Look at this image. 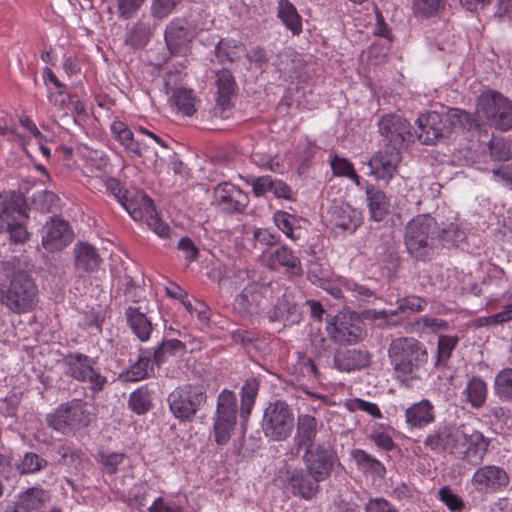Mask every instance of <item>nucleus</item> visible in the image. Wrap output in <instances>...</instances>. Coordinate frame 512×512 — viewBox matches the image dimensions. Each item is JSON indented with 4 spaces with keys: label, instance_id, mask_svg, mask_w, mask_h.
Returning <instances> with one entry per match:
<instances>
[{
    "label": "nucleus",
    "instance_id": "obj_1",
    "mask_svg": "<svg viewBox=\"0 0 512 512\" xmlns=\"http://www.w3.org/2000/svg\"><path fill=\"white\" fill-rule=\"evenodd\" d=\"M4 278L0 281V304L10 312L21 315L31 312L38 301V288L32 277L23 270L3 265Z\"/></svg>",
    "mask_w": 512,
    "mask_h": 512
},
{
    "label": "nucleus",
    "instance_id": "obj_2",
    "mask_svg": "<svg viewBox=\"0 0 512 512\" xmlns=\"http://www.w3.org/2000/svg\"><path fill=\"white\" fill-rule=\"evenodd\" d=\"M438 221L430 214H418L409 220L404 229V244L409 255L426 262L440 250Z\"/></svg>",
    "mask_w": 512,
    "mask_h": 512
},
{
    "label": "nucleus",
    "instance_id": "obj_3",
    "mask_svg": "<svg viewBox=\"0 0 512 512\" xmlns=\"http://www.w3.org/2000/svg\"><path fill=\"white\" fill-rule=\"evenodd\" d=\"M388 357L396 377L402 381L419 378V372L428 364L426 346L413 337L393 339Z\"/></svg>",
    "mask_w": 512,
    "mask_h": 512
},
{
    "label": "nucleus",
    "instance_id": "obj_4",
    "mask_svg": "<svg viewBox=\"0 0 512 512\" xmlns=\"http://www.w3.org/2000/svg\"><path fill=\"white\" fill-rule=\"evenodd\" d=\"M28 211L26 198L19 191H12L0 202V230L6 231L14 243H24L29 238Z\"/></svg>",
    "mask_w": 512,
    "mask_h": 512
},
{
    "label": "nucleus",
    "instance_id": "obj_5",
    "mask_svg": "<svg viewBox=\"0 0 512 512\" xmlns=\"http://www.w3.org/2000/svg\"><path fill=\"white\" fill-rule=\"evenodd\" d=\"M207 391L202 385L186 384L176 387L167 397L170 412L180 422H192L207 402Z\"/></svg>",
    "mask_w": 512,
    "mask_h": 512
},
{
    "label": "nucleus",
    "instance_id": "obj_6",
    "mask_svg": "<svg viewBox=\"0 0 512 512\" xmlns=\"http://www.w3.org/2000/svg\"><path fill=\"white\" fill-rule=\"evenodd\" d=\"M295 416L293 408L284 400L270 402L264 409L261 428L271 441L287 440L293 432Z\"/></svg>",
    "mask_w": 512,
    "mask_h": 512
},
{
    "label": "nucleus",
    "instance_id": "obj_7",
    "mask_svg": "<svg viewBox=\"0 0 512 512\" xmlns=\"http://www.w3.org/2000/svg\"><path fill=\"white\" fill-rule=\"evenodd\" d=\"M417 138L422 144L432 145L440 138L447 137L460 123L459 111L451 109L445 113L430 111L417 119Z\"/></svg>",
    "mask_w": 512,
    "mask_h": 512
},
{
    "label": "nucleus",
    "instance_id": "obj_8",
    "mask_svg": "<svg viewBox=\"0 0 512 512\" xmlns=\"http://www.w3.org/2000/svg\"><path fill=\"white\" fill-rule=\"evenodd\" d=\"M96 361L86 354L70 352L63 356L64 374L79 382H87L93 393L102 391L107 383V377L95 368Z\"/></svg>",
    "mask_w": 512,
    "mask_h": 512
},
{
    "label": "nucleus",
    "instance_id": "obj_9",
    "mask_svg": "<svg viewBox=\"0 0 512 512\" xmlns=\"http://www.w3.org/2000/svg\"><path fill=\"white\" fill-rule=\"evenodd\" d=\"M121 205L135 221L145 219L147 225L160 237L169 236V225L159 219L152 199L143 191H129Z\"/></svg>",
    "mask_w": 512,
    "mask_h": 512
},
{
    "label": "nucleus",
    "instance_id": "obj_10",
    "mask_svg": "<svg viewBox=\"0 0 512 512\" xmlns=\"http://www.w3.org/2000/svg\"><path fill=\"white\" fill-rule=\"evenodd\" d=\"M278 289L279 285L274 282L250 281L235 297L234 306L242 314H260Z\"/></svg>",
    "mask_w": 512,
    "mask_h": 512
},
{
    "label": "nucleus",
    "instance_id": "obj_11",
    "mask_svg": "<svg viewBox=\"0 0 512 512\" xmlns=\"http://www.w3.org/2000/svg\"><path fill=\"white\" fill-rule=\"evenodd\" d=\"M330 339L340 345L355 344L366 336L364 321L355 312L342 311L327 324Z\"/></svg>",
    "mask_w": 512,
    "mask_h": 512
},
{
    "label": "nucleus",
    "instance_id": "obj_12",
    "mask_svg": "<svg viewBox=\"0 0 512 512\" xmlns=\"http://www.w3.org/2000/svg\"><path fill=\"white\" fill-rule=\"evenodd\" d=\"M480 111L491 126L501 131L512 128V102L498 91H488L478 100Z\"/></svg>",
    "mask_w": 512,
    "mask_h": 512
},
{
    "label": "nucleus",
    "instance_id": "obj_13",
    "mask_svg": "<svg viewBox=\"0 0 512 512\" xmlns=\"http://www.w3.org/2000/svg\"><path fill=\"white\" fill-rule=\"evenodd\" d=\"M46 421L54 430L65 432L67 428L86 427L90 423V413L86 403L81 399H72L61 404L53 413L48 414Z\"/></svg>",
    "mask_w": 512,
    "mask_h": 512
},
{
    "label": "nucleus",
    "instance_id": "obj_14",
    "mask_svg": "<svg viewBox=\"0 0 512 512\" xmlns=\"http://www.w3.org/2000/svg\"><path fill=\"white\" fill-rule=\"evenodd\" d=\"M302 461L306 469L323 482L330 478L339 458L337 452L330 444L322 443L304 449Z\"/></svg>",
    "mask_w": 512,
    "mask_h": 512
},
{
    "label": "nucleus",
    "instance_id": "obj_15",
    "mask_svg": "<svg viewBox=\"0 0 512 512\" xmlns=\"http://www.w3.org/2000/svg\"><path fill=\"white\" fill-rule=\"evenodd\" d=\"M379 132L385 147L401 150L404 143L413 141L410 123L400 115L387 114L378 122Z\"/></svg>",
    "mask_w": 512,
    "mask_h": 512
},
{
    "label": "nucleus",
    "instance_id": "obj_16",
    "mask_svg": "<svg viewBox=\"0 0 512 512\" xmlns=\"http://www.w3.org/2000/svg\"><path fill=\"white\" fill-rule=\"evenodd\" d=\"M320 481L306 467H286L285 484L287 489L295 497L310 501L314 499L321 490Z\"/></svg>",
    "mask_w": 512,
    "mask_h": 512
},
{
    "label": "nucleus",
    "instance_id": "obj_17",
    "mask_svg": "<svg viewBox=\"0 0 512 512\" xmlns=\"http://www.w3.org/2000/svg\"><path fill=\"white\" fill-rule=\"evenodd\" d=\"M465 424L443 425L427 435L424 440L426 448L437 452H449L458 455L462 450V438L464 437Z\"/></svg>",
    "mask_w": 512,
    "mask_h": 512
},
{
    "label": "nucleus",
    "instance_id": "obj_18",
    "mask_svg": "<svg viewBox=\"0 0 512 512\" xmlns=\"http://www.w3.org/2000/svg\"><path fill=\"white\" fill-rule=\"evenodd\" d=\"M213 203L224 212L241 213L249 204V196L239 187L222 182L214 188Z\"/></svg>",
    "mask_w": 512,
    "mask_h": 512
},
{
    "label": "nucleus",
    "instance_id": "obj_19",
    "mask_svg": "<svg viewBox=\"0 0 512 512\" xmlns=\"http://www.w3.org/2000/svg\"><path fill=\"white\" fill-rule=\"evenodd\" d=\"M463 434L462 450L458 451L459 457L471 465H480L488 451L489 439L467 424H465Z\"/></svg>",
    "mask_w": 512,
    "mask_h": 512
},
{
    "label": "nucleus",
    "instance_id": "obj_20",
    "mask_svg": "<svg viewBox=\"0 0 512 512\" xmlns=\"http://www.w3.org/2000/svg\"><path fill=\"white\" fill-rule=\"evenodd\" d=\"M508 473L499 466L485 465L479 467L473 474L472 485L479 492L496 493L505 489L509 484Z\"/></svg>",
    "mask_w": 512,
    "mask_h": 512
},
{
    "label": "nucleus",
    "instance_id": "obj_21",
    "mask_svg": "<svg viewBox=\"0 0 512 512\" xmlns=\"http://www.w3.org/2000/svg\"><path fill=\"white\" fill-rule=\"evenodd\" d=\"M402 160L400 150L385 147L374 154L368 162L370 172L378 180L389 182L397 173Z\"/></svg>",
    "mask_w": 512,
    "mask_h": 512
},
{
    "label": "nucleus",
    "instance_id": "obj_22",
    "mask_svg": "<svg viewBox=\"0 0 512 512\" xmlns=\"http://www.w3.org/2000/svg\"><path fill=\"white\" fill-rule=\"evenodd\" d=\"M267 259V266L271 270H279L283 268L285 272L293 276H301L303 274L300 258L293 250L286 245H280L263 252Z\"/></svg>",
    "mask_w": 512,
    "mask_h": 512
},
{
    "label": "nucleus",
    "instance_id": "obj_23",
    "mask_svg": "<svg viewBox=\"0 0 512 512\" xmlns=\"http://www.w3.org/2000/svg\"><path fill=\"white\" fill-rule=\"evenodd\" d=\"M164 38L168 51L172 55H179L188 48L193 33L185 19L175 18L166 26Z\"/></svg>",
    "mask_w": 512,
    "mask_h": 512
},
{
    "label": "nucleus",
    "instance_id": "obj_24",
    "mask_svg": "<svg viewBox=\"0 0 512 512\" xmlns=\"http://www.w3.org/2000/svg\"><path fill=\"white\" fill-rule=\"evenodd\" d=\"M72 240L68 223L60 218H51L42 230V245L46 250H60Z\"/></svg>",
    "mask_w": 512,
    "mask_h": 512
},
{
    "label": "nucleus",
    "instance_id": "obj_25",
    "mask_svg": "<svg viewBox=\"0 0 512 512\" xmlns=\"http://www.w3.org/2000/svg\"><path fill=\"white\" fill-rule=\"evenodd\" d=\"M333 362L334 367L341 372L360 371L371 365L372 354L365 348L338 350Z\"/></svg>",
    "mask_w": 512,
    "mask_h": 512
},
{
    "label": "nucleus",
    "instance_id": "obj_26",
    "mask_svg": "<svg viewBox=\"0 0 512 512\" xmlns=\"http://www.w3.org/2000/svg\"><path fill=\"white\" fill-rule=\"evenodd\" d=\"M271 322L296 323L299 321L300 311L291 293L285 292L279 297L271 309L267 311Z\"/></svg>",
    "mask_w": 512,
    "mask_h": 512
},
{
    "label": "nucleus",
    "instance_id": "obj_27",
    "mask_svg": "<svg viewBox=\"0 0 512 512\" xmlns=\"http://www.w3.org/2000/svg\"><path fill=\"white\" fill-rule=\"evenodd\" d=\"M111 131L114 138L124 147V149L137 157L144 156V152L149 149V144L145 140L135 138L129 127L121 121H115L111 125Z\"/></svg>",
    "mask_w": 512,
    "mask_h": 512
},
{
    "label": "nucleus",
    "instance_id": "obj_28",
    "mask_svg": "<svg viewBox=\"0 0 512 512\" xmlns=\"http://www.w3.org/2000/svg\"><path fill=\"white\" fill-rule=\"evenodd\" d=\"M319 421L310 414H300L296 422L295 443L298 450L314 447Z\"/></svg>",
    "mask_w": 512,
    "mask_h": 512
},
{
    "label": "nucleus",
    "instance_id": "obj_29",
    "mask_svg": "<svg viewBox=\"0 0 512 512\" xmlns=\"http://www.w3.org/2000/svg\"><path fill=\"white\" fill-rule=\"evenodd\" d=\"M74 263L76 270L82 276V273H90L96 271L102 259L97 249L86 242H79L74 246Z\"/></svg>",
    "mask_w": 512,
    "mask_h": 512
},
{
    "label": "nucleus",
    "instance_id": "obj_30",
    "mask_svg": "<svg viewBox=\"0 0 512 512\" xmlns=\"http://www.w3.org/2000/svg\"><path fill=\"white\" fill-rule=\"evenodd\" d=\"M273 220L278 229L292 241H297L304 237L306 228L303 224H306L307 220L283 210L276 211Z\"/></svg>",
    "mask_w": 512,
    "mask_h": 512
},
{
    "label": "nucleus",
    "instance_id": "obj_31",
    "mask_svg": "<svg viewBox=\"0 0 512 512\" xmlns=\"http://www.w3.org/2000/svg\"><path fill=\"white\" fill-rule=\"evenodd\" d=\"M405 420L411 428H424L435 420L434 406L427 399L414 403L406 409Z\"/></svg>",
    "mask_w": 512,
    "mask_h": 512
},
{
    "label": "nucleus",
    "instance_id": "obj_32",
    "mask_svg": "<svg viewBox=\"0 0 512 512\" xmlns=\"http://www.w3.org/2000/svg\"><path fill=\"white\" fill-rule=\"evenodd\" d=\"M365 193L371 219L377 222L382 221L389 213V198L384 191L371 184L366 186Z\"/></svg>",
    "mask_w": 512,
    "mask_h": 512
},
{
    "label": "nucleus",
    "instance_id": "obj_33",
    "mask_svg": "<svg viewBox=\"0 0 512 512\" xmlns=\"http://www.w3.org/2000/svg\"><path fill=\"white\" fill-rule=\"evenodd\" d=\"M125 316L128 326L137 338L142 342L147 341L150 338L153 326L146 314L141 312L138 307L129 306L126 309Z\"/></svg>",
    "mask_w": 512,
    "mask_h": 512
},
{
    "label": "nucleus",
    "instance_id": "obj_34",
    "mask_svg": "<svg viewBox=\"0 0 512 512\" xmlns=\"http://www.w3.org/2000/svg\"><path fill=\"white\" fill-rule=\"evenodd\" d=\"M50 500L43 489L32 487L23 492L15 503L14 512H30L42 508Z\"/></svg>",
    "mask_w": 512,
    "mask_h": 512
},
{
    "label": "nucleus",
    "instance_id": "obj_35",
    "mask_svg": "<svg viewBox=\"0 0 512 512\" xmlns=\"http://www.w3.org/2000/svg\"><path fill=\"white\" fill-rule=\"evenodd\" d=\"M217 104L223 109L230 104L231 97L235 93L236 82L232 72L228 69H221L216 72Z\"/></svg>",
    "mask_w": 512,
    "mask_h": 512
},
{
    "label": "nucleus",
    "instance_id": "obj_36",
    "mask_svg": "<svg viewBox=\"0 0 512 512\" xmlns=\"http://www.w3.org/2000/svg\"><path fill=\"white\" fill-rule=\"evenodd\" d=\"M331 218L335 226L344 230H355L360 224V213L347 203L334 206Z\"/></svg>",
    "mask_w": 512,
    "mask_h": 512
},
{
    "label": "nucleus",
    "instance_id": "obj_37",
    "mask_svg": "<svg viewBox=\"0 0 512 512\" xmlns=\"http://www.w3.org/2000/svg\"><path fill=\"white\" fill-rule=\"evenodd\" d=\"M277 15L293 35H299L302 32V18L297 12L296 7L289 0H280L278 2Z\"/></svg>",
    "mask_w": 512,
    "mask_h": 512
},
{
    "label": "nucleus",
    "instance_id": "obj_38",
    "mask_svg": "<svg viewBox=\"0 0 512 512\" xmlns=\"http://www.w3.org/2000/svg\"><path fill=\"white\" fill-rule=\"evenodd\" d=\"M149 369L153 370L150 354L141 350L137 361L121 373L120 378L125 382H137L149 376Z\"/></svg>",
    "mask_w": 512,
    "mask_h": 512
},
{
    "label": "nucleus",
    "instance_id": "obj_39",
    "mask_svg": "<svg viewBox=\"0 0 512 512\" xmlns=\"http://www.w3.org/2000/svg\"><path fill=\"white\" fill-rule=\"evenodd\" d=\"M259 386V380L251 376L245 380L241 388L240 417L244 420H247L251 414L258 395Z\"/></svg>",
    "mask_w": 512,
    "mask_h": 512
},
{
    "label": "nucleus",
    "instance_id": "obj_40",
    "mask_svg": "<svg viewBox=\"0 0 512 512\" xmlns=\"http://www.w3.org/2000/svg\"><path fill=\"white\" fill-rule=\"evenodd\" d=\"M237 412L238 406L236 394L231 390L223 389L217 397L214 417L237 421Z\"/></svg>",
    "mask_w": 512,
    "mask_h": 512
},
{
    "label": "nucleus",
    "instance_id": "obj_41",
    "mask_svg": "<svg viewBox=\"0 0 512 512\" xmlns=\"http://www.w3.org/2000/svg\"><path fill=\"white\" fill-rule=\"evenodd\" d=\"M438 240L440 241V249L447 247H456L465 240V233L456 223H439L438 222Z\"/></svg>",
    "mask_w": 512,
    "mask_h": 512
},
{
    "label": "nucleus",
    "instance_id": "obj_42",
    "mask_svg": "<svg viewBox=\"0 0 512 512\" xmlns=\"http://www.w3.org/2000/svg\"><path fill=\"white\" fill-rule=\"evenodd\" d=\"M186 346L183 342L177 339L164 340L153 353V363L157 366L165 363L169 357L183 354Z\"/></svg>",
    "mask_w": 512,
    "mask_h": 512
},
{
    "label": "nucleus",
    "instance_id": "obj_43",
    "mask_svg": "<svg viewBox=\"0 0 512 512\" xmlns=\"http://www.w3.org/2000/svg\"><path fill=\"white\" fill-rule=\"evenodd\" d=\"M465 393L467 401L473 408H480L484 405L487 398L486 383L479 377H472L466 385Z\"/></svg>",
    "mask_w": 512,
    "mask_h": 512
},
{
    "label": "nucleus",
    "instance_id": "obj_44",
    "mask_svg": "<svg viewBox=\"0 0 512 512\" xmlns=\"http://www.w3.org/2000/svg\"><path fill=\"white\" fill-rule=\"evenodd\" d=\"M172 102L185 116H192L196 112V97L193 90L184 87L173 90Z\"/></svg>",
    "mask_w": 512,
    "mask_h": 512
},
{
    "label": "nucleus",
    "instance_id": "obj_45",
    "mask_svg": "<svg viewBox=\"0 0 512 512\" xmlns=\"http://www.w3.org/2000/svg\"><path fill=\"white\" fill-rule=\"evenodd\" d=\"M458 343L457 336L440 335L437 343V357L434 366L445 367Z\"/></svg>",
    "mask_w": 512,
    "mask_h": 512
},
{
    "label": "nucleus",
    "instance_id": "obj_46",
    "mask_svg": "<svg viewBox=\"0 0 512 512\" xmlns=\"http://www.w3.org/2000/svg\"><path fill=\"white\" fill-rule=\"evenodd\" d=\"M494 391L501 400L512 401V368H504L496 375Z\"/></svg>",
    "mask_w": 512,
    "mask_h": 512
},
{
    "label": "nucleus",
    "instance_id": "obj_47",
    "mask_svg": "<svg viewBox=\"0 0 512 512\" xmlns=\"http://www.w3.org/2000/svg\"><path fill=\"white\" fill-rule=\"evenodd\" d=\"M128 406L138 415L147 413L152 407L149 390L146 387H140L133 391L130 394Z\"/></svg>",
    "mask_w": 512,
    "mask_h": 512
},
{
    "label": "nucleus",
    "instance_id": "obj_48",
    "mask_svg": "<svg viewBox=\"0 0 512 512\" xmlns=\"http://www.w3.org/2000/svg\"><path fill=\"white\" fill-rule=\"evenodd\" d=\"M427 305L428 302L425 298L417 295H408L397 300V308L395 310H391L390 314L396 315L398 313H404L406 311L419 313L422 312Z\"/></svg>",
    "mask_w": 512,
    "mask_h": 512
},
{
    "label": "nucleus",
    "instance_id": "obj_49",
    "mask_svg": "<svg viewBox=\"0 0 512 512\" xmlns=\"http://www.w3.org/2000/svg\"><path fill=\"white\" fill-rule=\"evenodd\" d=\"M237 421L231 419H222L214 417L213 419V432L215 442L218 445H225L231 438L232 432L235 429Z\"/></svg>",
    "mask_w": 512,
    "mask_h": 512
},
{
    "label": "nucleus",
    "instance_id": "obj_50",
    "mask_svg": "<svg viewBox=\"0 0 512 512\" xmlns=\"http://www.w3.org/2000/svg\"><path fill=\"white\" fill-rule=\"evenodd\" d=\"M330 164L335 176L347 177L353 180L357 185L360 184V177L348 159L335 155L331 159Z\"/></svg>",
    "mask_w": 512,
    "mask_h": 512
},
{
    "label": "nucleus",
    "instance_id": "obj_51",
    "mask_svg": "<svg viewBox=\"0 0 512 512\" xmlns=\"http://www.w3.org/2000/svg\"><path fill=\"white\" fill-rule=\"evenodd\" d=\"M351 456L356 464L364 471L379 473L385 470L383 464L378 459L372 457L363 449L352 450Z\"/></svg>",
    "mask_w": 512,
    "mask_h": 512
},
{
    "label": "nucleus",
    "instance_id": "obj_52",
    "mask_svg": "<svg viewBox=\"0 0 512 512\" xmlns=\"http://www.w3.org/2000/svg\"><path fill=\"white\" fill-rule=\"evenodd\" d=\"M47 465V461L38 454L28 452L24 455L22 461L17 464L20 474L35 473L43 469Z\"/></svg>",
    "mask_w": 512,
    "mask_h": 512
},
{
    "label": "nucleus",
    "instance_id": "obj_53",
    "mask_svg": "<svg viewBox=\"0 0 512 512\" xmlns=\"http://www.w3.org/2000/svg\"><path fill=\"white\" fill-rule=\"evenodd\" d=\"M182 0H152L151 15L157 20L168 17Z\"/></svg>",
    "mask_w": 512,
    "mask_h": 512
},
{
    "label": "nucleus",
    "instance_id": "obj_54",
    "mask_svg": "<svg viewBox=\"0 0 512 512\" xmlns=\"http://www.w3.org/2000/svg\"><path fill=\"white\" fill-rule=\"evenodd\" d=\"M146 0H117L116 7L119 19H132Z\"/></svg>",
    "mask_w": 512,
    "mask_h": 512
},
{
    "label": "nucleus",
    "instance_id": "obj_55",
    "mask_svg": "<svg viewBox=\"0 0 512 512\" xmlns=\"http://www.w3.org/2000/svg\"><path fill=\"white\" fill-rule=\"evenodd\" d=\"M444 7V0H413L414 12L417 15L430 17Z\"/></svg>",
    "mask_w": 512,
    "mask_h": 512
},
{
    "label": "nucleus",
    "instance_id": "obj_56",
    "mask_svg": "<svg viewBox=\"0 0 512 512\" xmlns=\"http://www.w3.org/2000/svg\"><path fill=\"white\" fill-rule=\"evenodd\" d=\"M439 499L447 506L451 511H461L465 505L462 498L454 493L448 486H444L438 490Z\"/></svg>",
    "mask_w": 512,
    "mask_h": 512
},
{
    "label": "nucleus",
    "instance_id": "obj_57",
    "mask_svg": "<svg viewBox=\"0 0 512 512\" xmlns=\"http://www.w3.org/2000/svg\"><path fill=\"white\" fill-rule=\"evenodd\" d=\"M490 157L493 161H509L512 158V149L510 145L504 141H490L489 145Z\"/></svg>",
    "mask_w": 512,
    "mask_h": 512
},
{
    "label": "nucleus",
    "instance_id": "obj_58",
    "mask_svg": "<svg viewBox=\"0 0 512 512\" xmlns=\"http://www.w3.org/2000/svg\"><path fill=\"white\" fill-rule=\"evenodd\" d=\"M237 46L232 45L231 42L221 40L215 46V56L220 62L230 61L233 62L238 59L236 52Z\"/></svg>",
    "mask_w": 512,
    "mask_h": 512
},
{
    "label": "nucleus",
    "instance_id": "obj_59",
    "mask_svg": "<svg viewBox=\"0 0 512 512\" xmlns=\"http://www.w3.org/2000/svg\"><path fill=\"white\" fill-rule=\"evenodd\" d=\"M253 239L254 247H257L258 244L273 247L279 242V236L267 228H256L253 232Z\"/></svg>",
    "mask_w": 512,
    "mask_h": 512
},
{
    "label": "nucleus",
    "instance_id": "obj_60",
    "mask_svg": "<svg viewBox=\"0 0 512 512\" xmlns=\"http://www.w3.org/2000/svg\"><path fill=\"white\" fill-rule=\"evenodd\" d=\"M48 100L52 105L64 111L65 114H67V110L70 105L73 104V97L66 91V89L62 91L49 92Z\"/></svg>",
    "mask_w": 512,
    "mask_h": 512
},
{
    "label": "nucleus",
    "instance_id": "obj_61",
    "mask_svg": "<svg viewBox=\"0 0 512 512\" xmlns=\"http://www.w3.org/2000/svg\"><path fill=\"white\" fill-rule=\"evenodd\" d=\"M368 438L380 449L390 451L396 447L392 437L380 430H373Z\"/></svg>",
    "mask_w": 512,
    "mask_h": 512
},
{
    "label": "nucleus",
    "instance_id": "obj_62",
    "mask_svg": "<svg viewBox=\"0 0 512 512\" xmlns=\"http://www.w3.org/2000/svg\"><path fill=\"white\" fill-rule=\"evenodd\" d=\"M125 454L123 453H108L101 455V462L104 470L108 474H115L118 469V465L123 462Z\"/></svg>",
    "mask_w": 512,
    "mask_h": 512
},
{
    "label": "nucleus",
    "instance_id": "obj_63",
    "mask_svg": "<svg viewBox=\"0 0 512 512\" xmlns=\"http://www.w3.org/2000/svg\"><path fill=\"white\" fill-rule=\"evenodd\" d=\"M177 248L185 254V259L191 263L199 257V249L189 237H182Z\"/></svg>",
    "mask_w": 512,
    "mask_h": 512
},
{
    "label": "nucleus",
    "instance_id": "obj_64",
    "mask_svg": "<svg viewBox=\"0 0 512 512\" xmlns=\"http://www.w3.org/2000/svg\"><path fill=\"white\" fill-rule=\"evenodd\" d=\"M365 512H398V510L386 499L374 498L365 505Z\"/></svg>",
    "mask_w": 512,
    "mask_h": 512
}]
</instances>
